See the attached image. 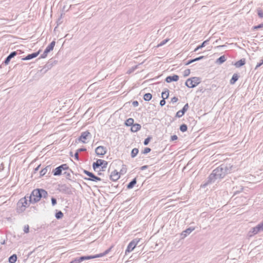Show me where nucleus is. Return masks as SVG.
<instances>
[{
    "label": "nucleus",
    "mask_w": 263,
    "mask_h": 263,
    "mask_svg": "<svg viewBox=\"0 0 263 263\" xmlns=\"http://www.w3.org/2000/svg\"><path fill=\"white\" fill-rule=\"evenodd\" d=\"M232 166L230 164H222L219 166L214 169L209 175L208 180V183L214 182L216 179H220L230 173Z\"/></svg>",
    "instance_id": "1"
},
{
    "label": "nucleus",
    "mask_w": 263,
    "mask_h": 263,
    "mask_svg": "<svg viewBox=\"0 0 263 263\" xmlns=\"http://www.w3.org/2000/svg\"><path fill=\"white\" fill-rule=\"evenodd\" d=\"M47 195L48 193L45 190L35 189L29 197V202L33 203H36L39 201L42 197L46 198Z\"/></svg>",
    "instance_id": "2"
},
{
    "label": "nucleus",
    "mask_w": 263,
    "mask_h": 263,
    "mask_svg": "<svg viewBox=\"0 0 263 263\" xmlns=\"http://www.w3.org/2000/svg\"><path fill=\"white\" fill-rule=\"evenodd\" d=\"M200 79L199 77H192L188 79L185 82V85L189 88H194L200 83Z\"/></svg>",
    "instance_id": "3"
},
{
    "label": "nucleus",
    "mask_w": 263,
    "mask_h": 263,
    "mask_svg": "<svg viewBox=\"0 0 263 263\" xmlns=\"http://www.w3.org/2000/svg\"><path fill=\"white\" fill-rule=\"evenodd\" d=\"M67 170H69L67 164H63L56 167L55 169H53L52 173L54 176H60L62 174L63 171H66Z\"/></svg>",
    "instance_id": "4"
},
{
    "label": "nucleus",
    "mask_w": 263,
    "mask_h": 263,
    "mask_svg": "<svg viewBox=\"0 0 263 263\" xmlns=\"http://www.w3.org/2000/svg\"><path fill=\"white\" fill-rule=\"evenodd\" d=\"M108 162L102 159H98L96 162H95L92 164V167L94 170H96L100 166H102V168L103 170L107 167Z\"/></svg>",
    "instance_id": "5"
},
{
    "label": "nucleus",
    "mask_w": 263,
    "mask_h": 263,
    "mask_svg": "<svg viewBox=\"0 0 263 263\" xmlns=\"http://www.w3.org/2000/svg\"><path fill=\"white\" fill-rule=\"evenodd\" d=\"M84 173L87 175L89 178H84L85 180H90L94 182H98L101 180V179L100 177H98L92 173H91L87 170H83Z\"/></svg>",
    "instance_id": "6"
},
{
    "label": "nucleus",
    "mask_w": 263,
    "mask_h": 263,
    "mask_svg": "<svg viewBox=\"0 0 263 263\" xmlns=\"http://www.w3.org/2000/svg\"><path fill=\"white\" fill-rule=\"evenodd\" d=\"M91 138V134L88 131H85L81 133V136L78 138V140L81 141L83 143H87L86 140L87 139H90Z\"/></svg>",
    "instance_id": "7"
},
{
    "label": "nucleus",
    "mask_w": 263,
    "mask_h": 263,
    "mask_svg": "<svg viewBox=\"0 0 263 263\" xmlns=\"http://www.w3.org/2000/svg\"><path fill=\"white\" fill-rule=\"evenodd\" d=\"M139 241V240L135 239L133 240L131 242H130L126 249L125 253L127 254V252L129 253L133 251L136 247Z\"/></svg>",
    "instance_id": "8"
},
{
    "label": "nucleus",
    "mask_w": 263,
    "mask_h": 263,
    "mask_svg": "<svg viewBox=\"0 0 263 263\" xmlns=\"http://www.w3.org/2000/svg\"><path fill=\"white\" fill-rule=\"evenodd\" d=\"M59 191L62 193L68 195L71 194L70 187L68 186L66 184L59 185Z\"/></svg>",
    "instance_id": "9"
},
{
    "label": "nucleus",
    "mask_w": 263,
    "mask_h": 263,
    "mask_svg": "<svg viewBox=\"0 0 263 263\" xmlns=\"http://www.w3.org/2000/svg\"><path fill=\"white\" fill-rule=\"evenodd\" d=\"M97 155L102 156L107 153V148L103 146H99L95 149Z\"/></svg>",
    "instance_id": "10"
},
{
    "label": "nucleus",
    "mask_w": 263,
    "mask_h": 263,
    "mask_svg": "<svg viewBox=\"0 0 263 263\" xmlns=\"http://www.w3.org/2000/svg\"><path fill=\"white\" fill-rule=\"evenodd\" d=\"M98 255H88V256H82L78 258H76L78 262L80 263L84 260H88L90 259H93L98 258Z\"/></svg>",
    "instance_id": "11"
},
{
    "label": "nucleus",
    "mask_w": 263,
    "mask_h": 263,
    "mask_svg": "<svg viewBox=\"0 0 263 263\" xmlns=\"http://www.w3.org/2000/svg\"><path fill=\"white\" fill-rule=\"evenodd\" d=\"M17 54V51H13L11 52L8 56L5 59V61H4V64L5 65H8L11 59L13 58H14L15 56H16Z\"/></svg>",
    "instance_id": "12"
},
{
    "label": "nucleus",
    "mask_w": 263,
    "mask_h": 263,
    "mask_svg": "<svg viewBox=\"0 0 263 263\" xmlns=\"http://www.w3.org/2000/svg\"><path fill=\"white\" fill-rule=\"evenodd\" d=\"M120 177V174L116 170H114L110 175V179L114 181L118 180Z\"/></svg>",
    "instance_id": "13"
},
{
    "label": "nucleus",
    "mask_w": 263,
    "mask_h": 263,
    "mask_svg": "<svg viewBox=\"0 0 263 263\" xmlns=\"http://www.w3.org/2000/svg\"><path fill=\"white\" fill-rule=\"evenodd\" d=\"M28 198H29V197L25 196V197L21 198L18 202L17 204L21 205L22 204V205H24V206L27 208L28 206L29 205L30 203H31L29 201L28 202Z\"/></svg>",
    "instance_id": "14"
},
{
    "label": "nucleus",
    "mask_w": 263,
    "mask_h": 263,
    "mask_svg": "<svg viewBox=\"0 0 263 263\" xmlns=\"http://www.w3.org/2000/svg\"><path fill=\"white\" fill-rule=\"evenodd\" d=\"M179 79V76L176 74H174L173 76H170L166 78L165 81L167 83H171L173 81H177Z\"/></svg>",
    "instance_id": "15"
},
{
    "label": "nucleus",
    "mask_w": 263,
    "mask_h": 263,
    "mask_svg": "<svg viewBox=\"0 0 263 263\" xmlns=\"http://www.w3.org/2000/svg\"><path fill=\"white\" fill-rule=\"evenodd\" d=\"M40 50L37 52H34L31 54H28L26 57L22 59L23 60L27 61L30 60L33 58H36L40 53Z\"/></svg>",
    "instance_id": "16"
},
{
    "label": "nucleus",
    "mask_w": 263,
    "mask_h": 263,
    "mask_svg": "<svg viewBox=\"0 0 263 263\" xmlns=\"http://www.w3.org/2000/svg\"><path fill=\"white\" fill-rule=\"evenodd\" d=\"M194 230V228L190 227L186 229L185 230L183 231L181 234L182 238H184L186 237L187 235L190 234Z\"/></svg>",
    "instance_id": "17"
},
{
    "label": "nucleus",
    "mask_w": 263,
    "mask_h": 263,
    "mask_svg": "<svg viewBox=\"0 0 263 263\" xmlns=\"http://www.w3.org/2000/svg\"><path fill=\"white\" fill-rule=\"evenodd\" d=\"M55 45V42L54 41H53L50 43V44L45 49L46 50V52H47L48 53L50 52L51 51H52L53 49V48Z\"/></svg>",
    "instance_id": "18"
},
{
    "label": "nucleus",
    "mask_w": 263,
    "mask_h": 263,
    "mask_svg": "<svg viewBox=\"0 0 263 263\" xmlns=\"http://www.w3.org/2000/svg\"><path fill=\"white\" fill-rule=\"evenodd\" d=\"M141 128V126L140 124L138 123L134 124L132 126L131 130L132 132L135 133L139 131Z\"/></svg>",
    "instance_id": "19"
},
{
    "label": "nucleus",
    "mask_w": 263,
    "mask_h": 263,
    "mask_svg": "<svg viewBox=\"0 0 263 263\" xmlns=\"http://www.w3.org/2000/svg\"><path fill=\"white\" fill-rule=\"evenodd\" d=\"M245 63H246L245 59H242L239 60L238 61L236 62L235 63V66L236 67H240L244 65L245 64Z\"/></svg>",
    "instance_id": "20"
},
{
    "label": "nucleus",
    "mask_w": 263,
    "mask_h": 263,
    "mask_svg": "<svg viewBox=\"0 0 263 263\" xmlns=\"http://www.w3.org/2000/svg\"><path fill=\"white\" fill-rule=\"evenodd\" d=\"M209 40H206L204 41L203 42H202V43L201 45L198 46L195 49L194 51L196 52L197 50H198L199 49H201L202 48L205 47L209 43Z\"/></svg>",
    "instance_id": "21"
},
{
    "label": "nucleus",
    "mask_w": 263,
    "mask_h": 263,
    "mask_svg": "<svg viewBox=\"0 0 263 263\" xmlns=\"http://www.w3.org/2000/svg\"><path fill=\"white\" fill-rule=\"evenodd\" d=\"M239 76L237 73H234L231 79L230 80V83L231 84H234L235 82L238 80Z\"/></svg>",
    "instance_id": "22"
},
{
    "label": "nucleus",
    "mask_w": 263,
    "mask_h": 263,
    "mask_svg": "<svg viewBox=\"0 0 263 263\" xmlns=\"http://www.w3.org/2000/svg\"><path fill=\"white\" fill-rule=\"evenodd\" d=\"M204 58V56H200V57H198V58H195V59L190 60L188 61L186 63L185 65H189V64H191V63H193V62H196V61H199V60H202V59H203Z\"/></svg>",
    "instance_id": "23"
},
{
    "label": "nucleus",
    "mask_w": 263,
    "mask_h": 263,
    "mask_svg": "<svg viewBox=\"0 0 263 263\" xmlns=\"http://www.w3.org/2000/svg\"><path fill=\"white\" fill-rule=\"evenodd\" d=\"M51 169L50 168V165H48V166H47L46 167H45V168H43L40 172V175L41 176H44V175H45L47 172L48 171H50Z\"/></svg>",
    "instance_id": "24"
},
{
    "label": "nucleus",
    "mask_w": 263,
    "mask_h": 263,
    "mask_svg": "<svg viewBox=\"0 0 263 263\" xmlns=\"http://www.w3.org/2000/svg\"><path fill=\"white\" fill-rule=\"evenodd\" d=\"M137 183L136 178L133 179L127 185L128 189H132Z\"/></svg>",
    "instance_id": "25"
},
{
    "label": "nucleus",
    "mask_w": 263,
    "mask_h": 263,
    "mask_svg": "<svg viewBox=\"0 0 263 263\" xmlns=\"http://www.w3.org/2000/svg\"><path fill=\"white\" fill-rule=\"evenodd\" d=\"M226 61V58L224 55L220 56L216 60V63L218 64H221Z\"/></svg>",
    "instance_id": "26"
},
{
    "label": "nucleus",
    "mask_w": 263,
    "mask_h": 263,
    "mask_svg": "<svg viewBox=\"0 0 263 263\" xmlns=\"http://www.w3.org/2000/svg\"><path fill=\"white\" fill-rule=\"evenodd\" d=\"M169 96V90L166 89L165 91H163L161 93V97L162 99H166Z\"/></svg>",
    "instance_id": "27"
},
{
    "label": "nucleus",
    "mask_w": 263,
    "mask_h": 263,
    "mask_svg": "<svg viewBox=\"0 0 263 263\" xmlns=\"http://www.w3.org/2000/svg\"><path fill=\"white\" fill-rule=\"evenodd\" d=\"M17 259V256L16 254H13L9 258V262L10 263H15Z\"/></svg>",
    "instance_id": "28"
},
{
    "label": "nucleus",
    "mask_w": 263,
    "mask_h": 263,
    "mask_svg": "<svg viewBox=\"0 0 263 263\" xmlns=\"http://www.w3.org/2000/svg\"><path fill=\"white\" fill-rule=\"evenodd\" d=\"M254 235L257 234L258 233L261 232L259 228L258 225H257L256 227H253L251 229V231Z\"/></svg>",
    "instance_id": "29"
},
{
    "label": "nucleus",
    "mask_w": 263,
    "mask_h": 263,
    "mask_svg": "<svg viewBox=\"0 0 263 263\" xmlns=\"http://www.w3.org/2000/svg\"><path fill=\"white\" fill-rule=\"evenodd\" d=\"M134 120L133 118H128L126 121H125V125L127 126H132L134 123Z\"/></svg>",
    "instance_id": "30"
},
{
    "label": "nucleus",
    "mask_w": 263,
    "mask_h": 263,
    "mask_svg": "<svg viewBox=\"0 0 263 263\" xmlns=\"http://www.w3.org/2000/svg\"><path fill=\"white\" fill-rule=\"evenodd\" d=\"M152 98V95L150 93H146L143 96V99L146 101H150Z\"/></svg>",
    "instance_id": "31"
},
{
    "label": "nucleus",
    "mask_w": 263,
    "mask_h": 263,
    "mask_svg": "<svg viewBox=\"0 0 263 263\" xmlns=\"http://www.w3.org/2000/svg\"><path fill=\"white\" fill-rule=\"evenodd\" d=\"M138 152H139V150L138 148H133L131 152L132 158L135 157L137 155Z\"/></svg>",
    "instance_id": "32"
},
{
    "label": "nucleus",
    "mask_w": 263,
    "mask_h": 263,
    "mask_svg": "<svg viewBox=\"0 0 263 263\" xmlns=\"http://www.w3.org/2000/svg\"><path fill=\"white\" fill-rule=\"evenodd\" d=\"M185 112L182 109L181 110H180L177 112L175 117L177 118H181L184 115Z\"/></svg>",
    "instance_id": "33"
},
{
    "label": "nucleus",
    "mask_w": 263,
    "mask_h": 263,
    "mask_svg": "<svg viewBox=\"0 0 263 263\" xmlns=\"http://www.w3.org/2000/svg\"><path fill=\"white\" fill-rule=\"evenodd\" d=\"M26 208L25 206H24V205H22V204L21 205L17 204V210L18 212H24Z\"/></svg>",
    "instance_id": "34"
},
{
    "label": "nucleus",
    "mask_w": 263,
    "mask_h": 263,
    "mask_svg": "<svg viewBox=\"0 0 263 263\" xmlns=\"http://www.w3.org/2000/svg\"><path fill=\"white\" fill-rule=\"evenodd\" d=\"M55 216L57 219H61L63 217V213L61 211H59V212L56 213Z\"/></svg>",
    "instance_id": "35"
},
{
    "label": "nucleus",
    "mask_w": 263,
    "mask_h": 263,
    "mask_svg": "<svg viewBox=\"0 0 263 263\" xmlns=\"http://www.w3.org/2000/svg\"><path fill=\"white\" fill-rule=\"evenodd\" d=\"M187 125L185 124H183L180 126V130L182 132H185L187 130Z\"/></svg>",
    "instance_id": "36"
},
{
    "label": "nucleus",
    "mask_w": 263,
    "mask_h": 263,
    "mask_svg": "<svg viewBox=\"0 0 263 263\" xmlns=\"http://www.w3.org/2000/svg\"><path fill=\"white\" fill-rule=\"evenodd\" d=\"M257 14H258V16L260 18L263 17V10L261 8H258L257 9Z\"/></svg>",
    "instance_id": "37"
},
{
    "label": "nucleus",
    "mask_w": 263,
    "mask_h": 263,
    "mask_svg": "<svg viewBox=\"0 0 263 263\" xmlns=\"http://www.w3.org/2000/svg\"><path fill=\"white\" fill-rule=\"evenodd\" d=\"M111 250V248H110L109 249L106 250L104 252H103V253H100V254H97L96 255H98L99 256H98V257H102L105 255H106L108 253V252L110 251V250Z\"/></svg>",
    "instance_id": "38"
},
{
    "label": "nucleus",
    "mask_w": 263,
    "mask_h": 263,
    "mask_svg": "<svg viewBox=\"0 0 263 263\" xmlns=\"http://www.w3.org/2000/svg\"><path fill=\"white\" fill-rule=\"evenodd\" d=\"M152 139V137H148L147 138H146L144 141V142H143V144L144 145H148V144L149 143V141H151V140Z\"/></svg>",
    "instance_id": "39"
},
{
    "label": "nucleus",
    "mask_w": 263,
    "mask_h": 263,
    "mask_svg": "<svg viewBox=\"0 0 263 263\" xmlns=\"http://www.w3.org/2000/svg\"><path fill=\"white\" fill-rule=\"evenodd\" d=\"M262 27H263V23H261V24H259L258 25L253 26L252 29L253 30H257V29L261 28Z\"/></svg>",
    "instance_id": "40"
},
{
    "label": "nucleus",
    "mask_w": 263,
    "mask_h": 263,
    "mask_svg": "<svg viewBox=\"0 0 263 263\" xmlns=\"http://www.w3.org/2000/svg\"><path fill=\"white\" fill-rule=\"evenodd\" d=\"M190 74V70L189 69H185L183 71V76L185 77H187L188 76H189Z\"/></svg>",
    "instance_id": "41"
},
{
    "label": "nucleus",
    "mask_w": 263,
    "mask_h": 263,
    "mask_svg": "<svg viewBox=\"0 0 263 263\" xmlns=\"http://www.w3.org/2000/svg\"><path fill=\"white\" fill-rule=\"evenodd\" d=\"M151 151V149L149 147H145L143 151L142 152V153L143 154H146L147 153H148L149 152H150Z\"/></svg>",
    "instance_id": "42"
},
{
    "label": "nucleus",
    "mask_w": 263,
    "mask_h": 263,
    "mask_svg": "<svg viewBox=\"0 0 263 263\" xmlns=\"http://www.w3.org/2000/svg\"><path fill=\"white\" fill-rule=\"evenodd\" d=\"M48 53L47 52H46V50H45L44 52L41 55L40 58H41V59L45 58L47 56Z\"/></svg>",
    "instance_id": "43"
},
{
    "label": "nucleus",
    "mask_w": 263,
    "mask_h": 263,
    "mask_svg": "<svg viewBox=\"0 0 263 263\" xmlns=\"http://www.w3.org/2000/svg\"><path fill=\"white\" fill-rule=\"evenodd\" d=\"M64 174L66 176V177L67 179L71 180V179H70L71 174L69 172H65L64 173Z\"/></svg>",
    "instance_id": "44"
},
{
    "label": "nucleus",
    "mask_w": 263,
    "mask_h": 263,
    "mask_svg": "<svg viewBox=\"0 0 263 263\" xmlns=\"http://www.w3.org/2000/svg\"><path fill=\"white\" fill-rule=\"evenodd\" d=\"M29 227L28 225H26L24 226V231L25 233H27L29 232Z\"/></svg>",
    "instance_id": "45"
},
{
    "label": "nucleus",
    "mask_w": 263,
    "mask_h": 263,
    "mask_svg": "<svg viewBox=\"0 0 263 263\" xmlns=\"http://www.w3.org/2000/svg\"><path fill=\"white\" fill-rule=\"evenodd\" d=\"M57 199L54 197H52L51 198V204H52V206H54L57 204Z\"/></svg>",
    "instance_id": "46"
},
{
    "label": "nucleus",
    "mask_w": 263,
    "mask_h": 263,
    "mask_svg": "<svg viewBox=\"0 0 263 263\" xmlns=\"http://www.w3.org/2000/svg\"><path fill=\"white\" fill-rule=\"evenodd\" d=\"M263 64V60H261L259 63H258L255 67V69H257L261 65Z\"/></svg>",
    "instance_id": "47"
},
{
    "label": "nucleus",
    "mask_w": 263,
    "mask_h": 263,
    "mask_svg": "<svg viewBox=\"0 0 263 263\" xmlns=\"http://www.w3.org/2000/svg\"><path fill=\"white\" fill-rule=\"evenodd\" d=\"M189 104H188V103H186V104L184 105V106L182 108V109L183 110V111L186 112L189 109Z\"/></svg>",
    "instance_id": "48"
},
{
    "label": "nucleus",
    "mask_w": 263,
    "mask_h": 263,
    "mask_svg": "<svg viewBox=\"0 0 263 263\" xmlns=\"http://www.w3.org/2000/svg\"><path fill=\"white\" fill-rule=\"evenodd\" d=\"M178 99L176 97H174L171 99V102L173 103H176L178 101Z\"/></svg>",
    "instance_id": "49"
},
{
    "label": "nucleus",
    "mask_w": 263,
    "mask_h": 263,
    "mask_svg": "<svg viewBox=\"0 0 263 263\" xmlns=\"http://www.w3.org/2000/svg\"><path fill=\"white\" fill-rule=\"evenodd\" d=\"M168 41V40L166 39V40H163L159 45H158V46H163L165 44H166V43Z\"/></svg>",
    "instance_id": "50"
},
{
    "label": "nucleus",
    "mask_w": 263,
    "mask_h": 263,
    "mask_svg": "<svg viewBox=\"0 0 263 263\" xmlns=\"http://www.w3.org/2000/svg\"><path fill=\"white\" fill-rule=\"evenodd\" d=\"M261 232L263 231V221L257 224Z\"/></svg>",
    "instance_id": "51"
},
{
    "label": "nucleus",
    "mask_w": 263,
    "mask_h": 263,
    "mask_svg": "<svg viewBox=\"0 0 263 263\" xmlns=\"http://www.w3.org/2000/svg\"><path fill=\"white\" fill-rule=\"evenodd\" d=\"M165 99H162V100H161L160 102V105L161 106H163L165 105L166 102H165Z\"/></svg>",
    "instance_id": "52"
},
{
    "label": "nucleus",
    "mask_w": 263,
    "mask_h": 263,
    "mask_svg": "<svg viewBox=\"0 0 263 263\" xmlns=\"http://www.w3.org/2000/svg\"><path fill=\"white\" fill-rule=\"evenodd\" d=\"M177 139H178V137H177L176 135H173V136H172L171 137V140L172 141L176 140H177Z\"/></svg>",
    "instance_id": "53"
},
{
    "label": "nucleus",
    "mask_w": 263,
    "mask_h": 263,
    "mask_svg": "<svg viewBox=\"0 0 263 263\" xmlns=\"http://www.w3.org/2000/svg\"><path fill=\"white\" fill-rule=\"evenodd\" d=\"M132 104L134 107H137L138 106L139 103L137 101H134L132 103Z\"/></svg>",
    "instance_id": "54"
},
{
    "label": "nucleus",
    "mask_w": 263,
    "mask_h": 263,
    "mask_svg": "<svg viewBox=\"0 0 263 263\" xmlns=\"http://www.w3.org/2000/svg\"><path fill=\"white\" fill-rule=\"evenodd\" d=\"M86 151V149L85 148H80L77 150V152L78 153H80V152H84Z\"/></svg>",
    "instance_id": "55"
},
{
    "label": "nucleus",
    "mask_w": 263,
    "mask_h": 263,
    "mask_svg": "<svg viewBox=\"0 0 263 263\" xmlns=\"http://www.w3.org/2000/svg\"><path fill=\"white\" fill-rule=\"evenodd\" d=\"M74 158L77 160H79V153L77 151L76 153L74 154Z\"/></svg>",
    "instance_id": "56"
},
{
    "label": "nucleus",
    "mask_w": 263,
    "mask_h": 263,
    "mask_svg": "<svg viewBox=\"0 0 263 263\" xmlns=\"http://www.w3.org/2000/svg\"><path fill=\"white\" fill-rule=\"evenodd\" d=\"M148 167L147 165H144L140 167V170L143 171L146 169Z\"/></svg>",
    "instance_id": "57"
},
{
    "label": "nucleus",
    "mask_w": 263,
    "mask_h": 263,
    "mask_svg": "<svg viewBox=\"0 0 263 263\" xmlns=\"http://www.w3.org/2000/svg\"><path fill=\"white\" fill-rule=\"evenodd\" d=\"M70 263H79V262H78L77 258H75L74 260L70 261Z\"/></svg>",
    "instance_id": "58"
},
{
    "label": "nucleus",
    "mask_w": 263,
    "mask_h": 263,
    "mask_svg": "<svg viewBox=\"0 0 263 263\" xmlns=\"http://www.w3.org/2000/svg\"><path fill=\"white\" fill-rule=\"evenodd\" d=\"M40 166V165H39L38 166H37L34 170V173H36L39 169V167Z\"/></svg>",
    "instance_id": "59"
},
{
    "label": "nucleus",
    "mask_w": 263,
    "mask_h": 263,
    "mask_svg": "<svg viewBox=\"0 0 263 263\" xmlns=\"http://www.w3.org/2000/svg\"><path fill=\"white\" fill-rule=\"evenodd\" d=\"M5 241L4 240V241H3L2 242H1V244H2V245H4V244H5Z\"/></svg>",
    "instance_id": "60"
},
{
    "label": "nucleus",
    "mask_w": 263,
    "mask_h": 263,
    "mask_svg": "<svg viewBox=\"0 0 263 263\" xmlns=\"http://www.w3.org/2000/svg\"><path fill=\"white\" fill-rule=\"evenodd\" d=\"M58 23H59V24L60 23V19L58 20Z\"/></svg>",
    "instance_id": "61"
},
{
    "label": "nucleus",
    "mask_w": 263,
    "mask_h": 263,
    "mask_svg": "<svg viewBox=\"0 0 263 263\" xmlns=\"http://www.w3.org/2000/svg\"><path fill=\"white\" fill-rule=\"evenodd\" d=\"M237 193V192H236H236H235V191L234 192V194H236Z\"/></svg>",
    "instance_id": "62"
}]
</instances>
